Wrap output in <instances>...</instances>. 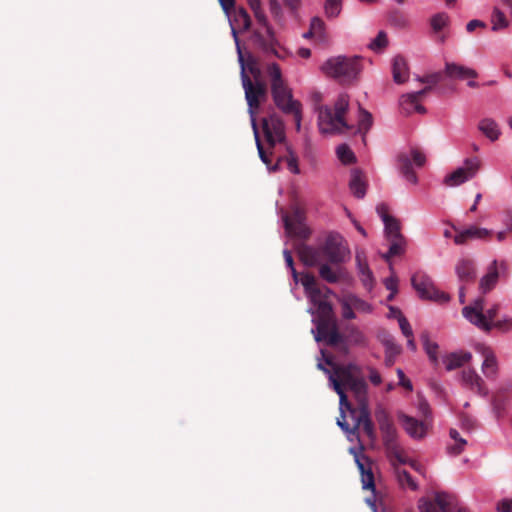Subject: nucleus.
<instances>
[{
  "label": "nucleus",
  "mask_w": 512,
  "mask_h": 512,
  "mask_svg": "<svg viewBox=\"0 0 512 512\" xmlns=\"http://www.w3.org/2000/svg\"><path fill=\"white\" fill-rule=\"evenodd\" d=\"M462 381L471 390L477 392L482 396L488 394L487 389L484 386L483 379L476 373L474 369L464 370L462 372Z\"/></svg>",
  "instance_id": "27"
},
{
  "label": "nucleus",
  "mask_w": 512,
  "mask_h": 512,
  "mask_svg": "<svg viewBox=\"0 0 512 512\" xmlns=\"http://www.w3.org/2000/svg\"><path fill=\"white\" fill-rule=\"evenodd\" d=\"M384 285L391 293L387 297L388 301H392L397 292V279L394 277H388L384 280Z\"/></svg>",
  "instance_id": "57"
},
{
  "label": "nucleus",
  "mask_w": 512,
  "mask_h": 512,
  "mask_svg": "<svg viewBox=\"0 0 512 512\" xmlns=\"http://www.w3.org/2000/svg\"><path fill=\"white\" fill-rule=\"evenodd\" d=\"M387 44V34L384 31H380L376 38L370 42L368 47L374 52H381L384 48H386Z\"/></svg>",
  "instance_id": "46"
},
{
  "label": "nucleus",
  "mask_w": 512,
  "mask_h": 512,
  "mask_svg": "<svg viewBox=\"0 0 512 512\" xmlns=\"http://www.w3.org/2000/svg\"><path fill=\"white\" fill-rule=\"evenodd\" d=\"M326 362L328 365H332V372L321 363L318 364V368L329 375V381L334 391L339 395V408L342 412L344 407L350 409L352 406L346 395L347 390L352 392L357 404L368 400V385L357 365L352 363L332 364L330 360Z\"/></svg>",
  "instance_id": "2"
},
{
  "label": "nucleus",
  "mask_w": 512,
  "mask_h": 512,
  "mask_svg": "<svg viewBox=\"0 0 512 512\" xmlns=\"http://www.w3.org/2000/svg\"><path fill=\"white\" fill-rule=\"evenodd\" d=\"M433 428V416L429 404L418 396V439L429 434Z\"/></svg>",
  "instance_id": "19"
},
{
  "label": "nucleus",
  "mask_w": 512,
  "mask_h": 512,
  "mask_svg": "<svg viewBox=\"0 0 512 512\" xmlns=\"http://www.w3.org/2000/svg\"><path fill=\"white\" fill-rule=\"evenodd\" d=\"M496 509L498 512H512V500H501L497 503Z\"/></svg>",
  "instance_id": "62"
},
{
  "label": "nucleus",
  "mask_w": 512,
  "mask_h": 512,
  "mask_svg": "<svg viewBox=\"0 0 512 512\" xmlns=\"http://www.w3.org/2000/svg\"><path fill=\"white\" fill-rule=\"evenodd\" d=\"M319 266V276L328 283H337L343 273V269H332L327 263L321 262Z\"/></svg>",
  "instance_id": "36"
},
{
  "label": "nucleus",
  "mask_w": 512,
  "mask_h": 512,
  "mask_svg": "<svg viewBox=\"0 0 512 512\" xmlns=\"http://www.w3.org/2000/svg\"><path fill=\"white\" fill-rule=\"evenodd\" d=\"M353 309L362 313H370L372 306L354 294H347Z\"/></svg>",
  "instance_id": "43"
},
{
  "label": "nucleus",
  "mask_w": 512,
  "mask_h": 512,
  "mask_svg": "<svg viewBox=\"0 0 512 512\" xmlns=\"http://www.w3.org/2000/svg\"><path fill=\"white\" fill-rule=\"evenodd\" d=\"M301 262L308 267H314L323 261L331 264H341L349 254L342 236L330 233L319 247L302 244L297 249Z\"/></svg>",
  "instance_id": "4"
},
{
  "label": "nucleus",
  "mask_w": 512,
  "mask_h": 512,
  "mask_svg": "<svg viewBox=\"0 0 512 512\" xmlns=\"http://www.w3.org/2000/svg\"><path fill=\"white\" fill-rule=\"evenodd\" d=\"M484 299L478 298L474 301L473 305L465 306L462 309L463 316L473 325L479 329L490 332L493 329V322L495 321L498 306L488 309L486 313H483Z\"/></svg>",
  "instance_id": "10"
},
{
  "label": "nucleus",
  "mask_w": 512,
  "mask_h": 512,
  "mask_svg": "<svg viewBox=\"0 0 512 512\" xmlns=\"http://www.w3.org/2000/svg\"><path fill=\"white\" fill-rule=\"evenodd\" d=\"M349 187L355 197L363 198L365 196L367 183L362 171L359 169H353L351 171Z\"/></svg>",
  "instance_id": "30"
},
{
  "label": "nucleus",
  "mask_w": 512,
  "mask_h": 512,
  "mask_svg": "<svg viewBox=\"0 0 512 512\" xmlns=\"http://www.w3.org/2000/svg\"><path fill=\"white\" fill-rule=\"evenodd\" d=\"M376 211L384 223V231L387 241L390 243L388 252L384 255L386 260L400 255L404 251L405 241L400 233V224L396 218L390 215L389 207L385 203H380Z\"/></svg>",
  "instance_id": "8"
},
{
  "label": "nucleus",
  "mask_w": 512,
  "mask_h": 512,
  "mask_svg": "<svg viewBox=\"0 0 512 512\" xmlns=\"http://www.w3.org/2000/svg\"><path fill=\"white\" fill-rule=\"evenodd\" d=\"M234 21L243 30H248L251 26V18L244 8L235 11Z\"/></svg>",
  "instance_id": "44"
},
{
  "label": "nucleus",
  "mask_w": 512,
  "mask_h": 512,
  "mask_svg": "<svg viewBox=\"0 0 512 512\" xmlns=\"http://www.w3.org/2000/svg\"><path fill=\"white\" fill-rule=\"evenodd\" d=\"M478 130L490 141L499 139L501 131L497 122L492 118H483L478 123Z\"/></svg>",
  "instance_id": "32"
},
{
  "label": "nucleus",
  "mask_w": 512,
  "mask_h": 512,
  "mask_svg": "<svg viewBox=\"0 0 512 512\" xmlns=\"http://www.w3.org/2000/svg\"><path fill=\"white\" fill-rule=\"evenodd\" d=\"M477 27L484 28L486 27V24L481 20L474 19L467 23L466 30L468 32H473Z\"/></svg>",
  "instance_id": "64"
},
{
  "label": "nucleus",
  "mask_w": 512,
  "mask_h": 512,
  "mask_svg": "<svg viewBox=\"0 0 512 512\" xmlns=\"http://www.w3.org/2000/svg\"><path fill=\"white\" fill-rule=\"evenodd\" d=\"M346 339L354 345H359V346L366 345L365 335L355 326H351V327L347 328Z\"/></svg>",
  "instance_id": "42"
},
{
  "label": "nucleus",
  "mask_w": 512,
  "mask_h": 512,
  "mask_svg": "<svg viewBox=\"0 0 512 512\" xmlns=\"http://www.w3.org/2000/svg\"><path fill=\"white\" fill-rule=\"evenodd\" d=\"M391 462L396 469V467H402L405 464H409L412 468H416V462L413 459H409L406 457L404 452L400 450L398 447L389 451Z\"/></svg>",
  "instance_id": "38"
},
{
  "label": "nucleus",
  "mask_w": 512,
  "mask_h": 512,
  "mask_svg": "<svg viewBox=\"0 0 512 512\" xmlns=\"http://www.w3.org/2000/svg\"><path fill=\"white\" fill-rule=\"evenodd\" d=\"M393 80L397 84H403L409 79V71L406 60L402 56H396L392 64Z\"/></svg>",
  "instance_id": "31"
},
{
  "label": "nucleus",
  "mask_w": 512,
  "mask_h": 512,
  "mask_svg": "<svg viewBox=\"0 0 512 512\" xmlns=\"http://www.w3.org/2000/svg\"><path fill=\"white\" fill-rule=\"evenodd\" d=\"M396 429L386 431L382 434L383 442L388 451L398 447L396 444Z\"/></svg>",
  "instance_id": "51"
},
{
  "label": "nucleus",
  "mask_w": 512,
  "mask_h": 512,
  "mask_svg": "<svg viewBox=\"0 0 512 512\" xmlns=\"http://www.w3.org/2000/svg\"><path fill=\"white\" fill-rule=\"evenodd\" d=\"M283 255H284V259H285L287 266L290 268V270L292 272L294 280L297 281L298 273H297L296 269L294 268V261H293L291 252L289 250H284Z\"/></svg>",
  "instance_id": "61"
},
{
  "label": "nucleus",
  "mask_w": 512,
  "mask_h": 512,
  "mask_svg": "<svg viewBox=\"0 0 512 512\" xmlns=\"http://www.w3.org/2000/svg\"><path fill=\"white\" fill-rule=\"evenodd\" d=\"M324 8L327 17H337L342 9V0H326Z\"/></svg>",
  "instance_id": "47"
},
{
  "label": "nucleus",
  "mask_w": 512,
  "mask_h": 512,
  "mask_svg": "<svg viewBox=\"0 0 512 512\" xmlns=\"http://www.w3.org/2000/svg\"><path fill=\"white\" fill-rule=\"evenodd\" d=\"M267 74L271 82V93L275 105L283 112L300 104L294 100L292 91L284 81L278 64L272 63L267 67Z\"/></svg>",
  "instance_id": "9"
},
{
  "label": "nucleus",
  "mask_w": 512,
  "mask_h": 512,
  "mask_svg": "<svg viewBox=\"0 0 512 512\" xmlns=\"http://www.w3.org/2000/svg\"><path fill=\"white\" fill-rule=\"evenodd\" d=\"M442 79L441 72H432L421 77L418 76V84H425L424 88H418V100L432 90Z\"/></svg>",
  "instance_id": "34"
},
{
  "label": "nucleus",
  "mask_w": 512,
  "mask_h": 512,
  "mask_svg": "<svg viewBox=\"0 0 512 512\" xmlns=\"http://www.w3.org/2000/svg\"><path fill=\"white\" fill-rule=\"evenodd\" d=\"M512 390V382H508L507 384L499 387L493 395L492 398V408L493 412L497 418H500L504 415L506 411V406L509 401L508 397L505 395L508 391Z\"/></svg>",
  "instance_id": "25"
},
{
  "label": "nucleus",
  "mask_w": 512,
  "mask_h": 512,
  "mask_svg": "<svg viewBox=\"0 0 512 512\" xmlns=\"http://www.w3.org/2000/svg\"><path fill=\"white\" fill-rule=\"evenodd\" d=\"M246 66H247L249 72L251 73V75L254 77L255 82L260 81L259 78L261 76V70H260L257 62L255 61V59L250 57L247 61V64L245 63V67Z\"/></svg>",
  "instance_id": "56"
},
{
  "label": "nucleus",
  "mask_w": 512,
  "mask_h": 512,
  "mask_svg": "<svg viewBox=\"0 0 512 512\" xmlns=\"http://www.w3.org/2000/svg\"><path fill=\"white\" fill-rule=\"evenodd\" d=\"M397 418L399 423L403 426L406 432L411 437H416V419L406 415L403 412H398Z\"/></svg>",
  "instance_id": "40"
},
{
  "label": "nucleus",
  "mask_w": 512,
  "mask_h": 512,
  "mask_svg": "<svg viewBox=\"0 0 512 512\" xmlns=\"http://www.w3.org/2000/svg\"><path fill=\"white\" fill-rule=\"evenodd\" d=\"M301 103L290 110L286 111V114H292L295 121L296 130L299 131L301 129V120H302V114H301Z\"/></svg>",
  "instance_id": "58"
},
{
  "label": "nucleus",
  "mask_w": 512,
  "mask_h": 512,
  "mask_svg": "<svg viewBox=\"0 0 512 512\" xmlns=\"http://www.w3.org/2000/svg\"><path fill=\"white\" fill-rule=\"evenodd\" d=\"M398 111L402 117H411L416 112V92L404 93L399 97Z\"/></svg>",
  "instance_id": "29"
},
{
  "label": "nucleus",
  "mask_w": 512,
  "mask_h": 512,
  "mask_svg": "<svg viewBox=\"0 0 512 512\" xmlns=\"http://www.w3.org/2000/svg\"><path fill=\"white\" fill-rule=\"evenodd\" d=\"M232 33L237 45L238 50V59L241 66V81L242 86L245 91V98L248 104V113L251 118V126L253 129V134L258 150L259 157L264 164L269 165V160L266 152L264 151L263 143L260 139L259 127L256 120V112L260 107L261 101H263L267 96V87L266 84L262 81L253 82L251 78L245 71V60L243 54L241 52L237 32L234 28H232Z\"/></svg>",
  "instance_id": "3"
},
{
  "label": "nucleus",
  "mask_w": 512,
  "mask_h": 512,
  "mask_svg": "<svg viewBox=\"0 0 512 512\" xmlns=\"http://www.w3.org/2000/svg\"><path fill=\"white\" fill-rule=\"evenodd\" d=\"M355 258L358 272L360 275V280L364 287L370 290L373 287L374 277L372 271L369 268L366 255L363 251H357Z\"/></svg>",
  "instance_id": "26"
},
{
  "label": "nucleus",
  "mask_w": 512,
  "mask_h": 512,
  "mask_svg": "<svg viewBox=\"0 0 512 512\" xmlns=\"http://www.w3.org/2000/svg\"><path fill=\"white\" fill-rule=\"evenodd\" d=\"M337 156L344 164H350L355 160L354 153L345 144L338 146Z\"/></svg>",
  "instance_id": "49"
},
{
  "label": "nucleus",
  "mask_w": 512,
  "mask_h": 512,
  "mask_svg": "<svg viewBox=\"0 0 512 512\" xmlns=\"http://www.w3.org/2000/svg\"><path fill=\"white\" fill-rule=\"evenodd\" d=\"M397 480L402 488H409L416 490V483L413 480L411 474L403 467H396L395 470Z\"/></svg>",
  "instance_id": "39"
},
{
  "label": "nucleus",
  "mask_w": 512,
  "mask_h": 512,
  "mask_svg": "<svg viewBox=\"0 0 512 512\" xmlns=\"http://www.w3.org/2000/svg\"><path fill=\"white\" fill-rule=\"evenodd\" d=\"M329 77L337 79L342 84L352 83L362 71L359 57L337 56L329 58L321 67Z\"/></svg>",
  "instance_id": "7"
},
{
  "label": "nucleus",
  "mask_w": 512,
  "mask_h": 512,
  "mask_svg": "<svg viewBox=\"0 0 512 512\" xmlns=\"http://www.w3.org/2000/svg\"><path fill=\"white\" fill-rule=\"evenodd\" d=\"M493 328L498 329L502 332H507L512 330V318L505 316L501 320H495L493 323Z\"/></svg>",
  "instance_id": "54"
},
{
  "label": "nucleus",
  "mask_w": 512,
  "mask_h": 512,
  "mask_svg": "<svg viewBox=\"0 0 512 512\" xmlns=\"http://www.w3.org/2000/svg\"><path fill=\"white\" fill-rule=\"evenodd\" d=\"M257 22L263 26L265 29V34L260 33L259 31L255 32V37L257 42L262 47V49L267 53H273L278 56L277 51L275 49V40L271 27L268 25L267 17L262 10V8H258L257 10H252Z\"/></svg>",
  "instance_id": "14"
},
{
  "label": "nucleus",
  "mask_w": 512,
  "mask_h": 512,
  "mask_svg": "<svg viewBox=\"0 0 512 512\" xmlns=\"http://www.w3.org/2000/svg\"><path fill=\"white\" fill-rule=\"evenodd\" d=\"M261 128L265 142L268 145L267 149L264 148L269 160V165L265 164L267 168L270 171H277L279 169L280 162L286 161L288 170L293 174H299L300 169L298 166V157L290 149H288V156L279 157L274 165L271 164V150L274 149L276 144L283 143L286 139L285 125L282 119L275 113L270 114L269 116L262 118Z\"/></svg>",
  "instance_id": "5"
},
{
  "label": "nucleus",
  "mask_w": 512,
  "mask_h": 512,
  "mask_svg": "<svg viewBox=\"0 0 512 512\" xmlns=\"http://www.w3.org/2000/svg\"><path fill=\"white\" fill-rule=\"evenodd\" d=\"M349 107V96L340 94L334 105V112L328 106L321 107L318 114V126L321 133H341L348 129L344 116Z\"/></svg>",
  "instance_id": "6"
},
{
  "label": "nucleus",
  "mask_w": 512,
  "mask_h": 512,
  "mask_svg": "<svg viewBox=\"0 0 512 512\" xmlns=\"http://www.w3.org/2000/svg\"><path fill=\"white\" fill-rule=\"evenodd\" d=\"M339 302L342 307L343 318L348 319V320L354 319L356 317V315L354 313V309H353L352 305L350 304L347 294L344 295L341 299H339Z\"/></svg>",
  "instance_id": "50"
},
{
  "label": "nucleus",
  "mask_w": 512,
  "mask_h": 512,
  "mask_svg": "<svg viewBox=\"0 0 512 512\" xmlns=\"http://www.w3.org/2000/svg\"><path fill=\"white\" fill-rule=\"evenodd\" d=\"M377 338L385 347V364L387 366H392L396 357L401 352V347L396 343L394 336L387 330H379Z\"/></svg>",
  "instance_id": "20"
},
{
  "label": "nucleus",
  "mask_w": 512,
  "mask_h": 512,
  "mask_svg": "<svg viewBox=\"0 0 512 512\" xmlns=\"http://www.w3.org/2000/svg\"><path fill=\"white\" fill-rule=\"evenodd\" d=\"M419 508L421 512H468L454 496L446 493H437L434 502L423 500Z\"/></svg>",
  "instance_id": "13"
},
{
  "label": "nucleus",
  "mask_w": 512,
  "mask_h": 512,
  "mask_svg": "<svg viewBox=\"0 0 512 512\" xmlns=\"http://www.w3.org/2000/svg\"><path fill=\"white\" fill-rule=\"evenodd\" d=\"M284 218H290L291 219V223H300V222H304L305 214H304V211L301 208L296 207V208L293 209L291 214L286 215Z\"/></svg>",
  "instance_id": "59"
},
{
  "label": "nucleus",
  "mask_w": 512,
  "mask_h": 512,
  "mask_svg": "<svg viewBox=\"0 0 512 512\" xmlns=\"http://www.w3.org/2000/svg\"><path fill=\"white\" fill-rule=\"evenodd\" d=\"M348 411L347 408H343V412L340 410V417L337 419V425L347 434L348 438L352 440L350 437L352 436V427L349 426L346 421L345 412Z\"/></svg>",
  "instance_id": "53"
},
{
  "label": "nucleus",
  "mask_w": 512,
  "mask_h": 512,
  "mask_svg": "<svg viewBox=\"0 0 512 512\" xmlns=\"http://www.w3.org/2000/svg\"><path fill=\"white\" fill-rule=\"evenodd\" d=\"M301 284L310 299L317 308V316L313 319L316 326L315 340L325 342L326 345L336 347L341 345V350L347 352L343 343V336L340 334L332 305L322 299V292L313 274L305 273L301 276Z\"/></svg>",
  "instance_id": "1"
},
{
  "label": "nucleus",
  "mask_w": 512,
  "mask_h": 512,
  "mask_svg": "<svg viewBox=\"0 0 512 512\" xmlns=\"http://www.w3.org/2000/svg\"><path fill=\"white\" fill-rule=\"evenodd\" d=\"M421 341L423 350L427 354L429 361L433 366H437L439 364L438 352L439 345L436 341H433L429 338L427 333L421 334Z\"/></svg>",
  "instance_id": "33"
},
{
  "label": "nucleus",
  "mask_w": 512,
  "mask_h": 512,
  "mask_svg": "<svg viewBox=\"0 0 512 512\" xmlns=\"http://www.w3.org/2000/svg\"><path fill=\"white\" fill-rule=\"evenodd\" d=\"M284 225L286 231L299 239H307L310 235V229L306 226L304 222L300 223H291L290 218H284Z\"/></svg>",
  "instance_id": "35"
},
{
  "label": "nucleus",
  "mask_w": 512,
  "mask_h": 512,
  "mask_svg": "<svg viewBox=\"0 0 512 512\" xmlns=\"http://www.w3.org/2000/svg\"><path fill=\"white\" fill-rule=\"evenodd\" d=\"M492 235V231L486 228L471 225L465 229L459 230L454 236V242L457 245L466 243L469 240H484Z\"/></svg>",
  "instance_id": "22"
},
{
  "label": "nucleus",
  "mask_w": 512,
  "mask_h": 512,
  "mask_svg": "<svg viewBox=\"0 0 512 512\" xmlns=\"http://www.w3.org/2000/svg\"><path fill=\"white\" fill-rule=\"evenodd\" d=\"M398 377H399V384L408 389L409 391L413 390V385L409 379L405 377V374L401 369L397 370Z\"/></svg>",
  "instance_id": "63"
},
{
  "label": "nucleus",
  "mask_w": 512,
  "mask_h": 512,
  "mask_svg": "<svg viewBox=\"0 0 512 512\" xmlns=\"http://www.w3.org/2000/svg\"><path fill=\"white\" fill-rule=\"evenodd\" d=\"M418 297L437 303H445L450 300L449 294L438 290L428 277H422L418 282Z\"/></svg>",
  "instance_id": "17"
},
{
  "label": "nucleus",
  "mask_w": 512,
  "mask_h": 512,
  "mask_svg": "<svg viewBox=\"0 0 512 512\" xmlns=\"http://www.w3.org/2000/svg\"><path fill=\"white\" fill-rule=\"evenodd\" d=\"M492 30L498 31L508 27V20L505 14L498 8H494L491 15Z\"/></svg>",
  "instance_id": "41"
},
{
  "label": "nucleus",
  "mask_w": 512,
  "mask_h": 512,
  "mask_svg": "<svg viewBox=\"0 0 512 512\" xmlns=\"http://www.w3.org/2000/svg\"><path fill=\"white\" fill-rule=\"evenodd\" d=\"M448 15L444 12L437 13L431 17L430 24L434 32H439L448 23Z\"/></svg>",
  "instance_id": "48"
},
{
  "label": "nucleus",
  "mask_w": 512,
  "mask_h": 512,
  "mask_svg": "<svg viewBox=\"0 0 512 512\" xmlns=\"http://www.w3.org/2000/svg\"><path fill=\"white\" fill-rule=\"evenodd\" d=\"M481 167V161L477 157L466 158L461 167H458L452 173L447 175L444 183L447 186H459L466 181L474 178Z\"/></svg>",
  "instance_id": "12"
},
{
  "label": "nucleus",
  "mask_w": 512,
  "mask_h": 512,
  "mask_svg": "<svg viewBox=\"0 0 512 512\" xmlns=\"http://www.w3.org/2000/svg\"><path fill=\"white\" fill-rule=\"evenodd\" d=\"M455 273L461 285L473 283L476 279L474 262L468 259H461L455 266Z\"/></svg>",
  "instance_id": "24"
},
{
  "label": "nucleus",
  "mask_w": 512,
  "mask_h": 512,
  "mask_svg": "<svg viewBox=\"0 0 512 512\" xmlns=\"http://www.w3.org/2000/svg\"><path fill=\"white\" fill-rule=\"evenodd\" d=\"M375 418L378 425L392 421L389 413L382 406H378L375 410Z\"/></svg>",
  "instance_id": "55"
},
{
  "label": "nucleus",
  "mask_w": 512,
  "mask_h": 512,
  "mask_svg": "<svg viewBox=\"0 0 512 512\" xmlns=\"http://www.w3.org/2000/svg\"><path fill=\"white\" fill-rule=\"evenodd\" d=\"M507 271V265L505 262H498L493 260L488 268L485 275H483L479 281V290L481 293L486 294L490 292L497 284L499 277L504 275Z\"/></svg>",
  "instance_id": "15"
},
{
  "label": "nucleus",
  "mask_w": 512,
  "mask_h": 512,
  "mask_svg": "<svg viewBox=\"0 0 512 512\" xmlns=\"http://www.w3.org/2000/svg\"><path fill=\"white\" fill-rule=\"evenodd\" d=\"M398 323L403 335L407 338L408 343L413 344V331L405 316H399Z\"/></svg>",
  "instance_id": "52"
},
{
  "label": "nucleus",
  "mask_w": 512,
  "mask_h": 512,
  "mask_svg": "<svg viewBox=\"0 0 512 512\" xmlns=\"http://www.w3.org/2000/svg\"><path fill=\"white\" fill-rule=\"evenodd\" d=\"M397 167L400 174L410 183H416L414 165L416 163V148H410L408 152H401L397 158Z\"/></svg>",
  "instance_id": "18"
},
{
  "label": "nucleus",
  "mask_w": 512,
  "mask_h": 512,
  "mask_svg": "<svg viewBox=\"0 0 512 512\" xmlns=\"http://www.w3.org/2000/svg\"><path fill=\"white\" fill-rule=\"evenodd\" d=\"M354 455L356 465L361 474L362 487L365 490H375L374 474L370 467V459L361 452L356 451L354 448L350 449Z\"/></svg>",
  "instance_id": "16"
},
{
  "label": "nucleus",
  "mask_w": 512,
  "mask_h": 512,
  "mask_svg": "<svg viewBox=\"0 0 512 512\" xmlns=\"http://www.w3.org/2000/svg\"><path fill=\"white\" fill-rule=\"evenodd\" d=\"M474 348L484 357L481 366L483 374L488 379H495L498 373V363L493 351L486 345L480 343L476 344Z\"/></svg>",
  "instance_id": "21"
},
{
  "label": "nucleus",
  "mask_w": 512,
  "mask_h": 512,
  "mask_svg": "<svg viewBox=\"0 0 512 512\" xmlns=\"http://www.w3.org/2000/svg\"><path fill=\"white\" fill-rule=\"evenodd\" d=\"M445 74L452 80L475 79L478 77L476 70L454 62H446Z\"/></svg>",
  "instance_id": "23"
},
{
  "label": "nucleus",
  "mask_w": 512,
  "mask_h": 512,
  "mask_svg": "<svg viewBox=\"0 0 512 512\" xmlns=\"http://www.w3.org/2000/svg\"><path fill=\"white\" fill-rule=\"evenodd\" d=\"M359 114H360L359 121H358L359 131L366 133L372 125V122H373L372 115H371V113H369L362 107L359 108Z\"/></svg>",
  "instance_id": "45"
},
{
  "label": "nucleus",
  "mask_w": 512,
  "mask_h": 512,
  "mask_svg": "<svg viewBox=\"0 0 512 512\" xmlns=\"http://www.w3.org/2000/svg\"><path fill=\"white\" fill-rule=\"evenodd\" d=\"M472 359V354L467 351L452 352L443 359L447 371L462 367Z\"/></svg>",
  "instance_id": "28"
},
{
  "label": "nucleus",
  "mask_w": 512,
  "mask_h": 512,
  "mask_svg": "<svg viewBox=\"0 0 512 512\" xmlns=\"http://www.w3.org/2000/svg\"><path fill=\"white\" fill-rule=\"evenodd\" d=\"M350 417L353 420L352 436L358 437L359 428L362 427L364 433L371 439H375V430L372 420L370 418V411L368 408V400L364 403L357 404V407L351 406L347 409Z\"/></svg>",
  "instance_id": "11"
},
{
  "label": "nucleus",
  "mask_w": 512,
  "mask_h": 512,
  "mask_svg": "<svg viewBox=\"0 0 512 512\" xmlns=\"http://www.w3.org/2000/svg\"><path fill=\"white\" fill-rule=\"evenodd\" d=\"M310 28L312 32H315L316 35L322 36V33L324 31V22L319 17H314L311 20Z\"/></svg>",
  "instance_id": "60"
},
{
  "label": "nucleus",
  "mask_w": 512,
  "mask_h": 512,
  "mask_svg": "<svg viewBox=\"0 0 512 512\" xmlns=\"http://www.w3.org/2000/svg\"><path fill=\"white\" fill-rule=\"evenodd\" d=\"M449 435L451 439L454 440L455 443L453 445L447 446V452L450 455H459L460 453L463 452L467 444V441L460 436L459 432L456 429H450Z\"/></svg>",
  "instance_id": "37"
}]
</instances>
